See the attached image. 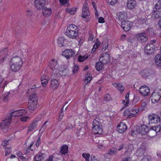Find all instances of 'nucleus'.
<instances>
[{
    "label": "nucleus",
    "instance_id": "f257e3e1",
    "mask_svg": "<svg viewBox=\"0 0 161 161\" xmlns=\"http://www.w3.org/2000/svg\"><path fill=\"white\" fill-rule=\"evenodd\" d=\"M27 112L25 109H20L19 110L15 111L11 113L4 120L3 125L6 128H7L9 126L10 122L12 120V118L13 116L17 117L21 116L25 114Z\"/></svg>",
    "mask_w": 161,
    "mask_h": 161
},
{
    "label": "nucleus",
    "instance_id": "f03ea898",
    "mask_svg": "<svg viewBox=\"0 0 161 161\" xmlns=\"http://www.w3.org/2000/svg\"><path fill=\"white\" fill-rule=\"evenodd\" d=\"M9 64L11 70L14 72H17L20 69L23 63L21 58L16 56L12 58L9 61Z\"/></svg>",
    "mask_w": 161,
    "mask_h": 161
},
{
    "label": "nucleus",
    "instance_id": "7ed1b4c3",
    "mask_svg": "<svg viewBox=\"0 0 161 161\" xmlns=\"http://www.w3.org/2000/svg\"><path fill=\"white\" fill-rule=\"evenodd\" d=\"M78 29L74 24L68 26L65 32L66 35L69 38L75 39L78 36Z\"/></svg>",
    "mask_w": 161,
    "mask_h": 161
},
{
    "label": "nucleus",
    "instance_id": "20e7f679",
    "mask_svg": "<svg viewBox=\"0 0 161 161\" xmlns=\"http://www.w3.org/2000/svg\"><path fill=\"white\" fill-rule=\"evenodd\" d=\"M92 132L95 134H101L103 132L102 125L100 120L96 118L92 122Z\"/></svg>",
    "mask_w": 161,
    "mask_h": 161
},
{
    "label": "nucleus",
    "instance_id": "39448f33",
    "mask_svg": "<svg viewBox=\"0 0 161 161\" xmlns=\"http://www.w3.org/2000/svg\"><path fill=\"white\" fill-rule=\"evenodd\" d=\"M88 4L86 2H85L83 5L82 8V17L84 19V20L86 22L89 21L91 17L90 15V13L89 12L88 8H87Z\"/></svg>",
    "mask_w": 161,
    "mask_h": 161
},
{
    "label": "nucleus",
    "instance_id": "423d86ee",
    "mask_svg": "<svg viewBox=\"0 0 161 161\" xmlns=\"http://www.w3.org/2000/svg\"><path fill=\"white\" fill-rule=\"evenodd\" d=\"M161 97V89H155L151 96L152 102L153 103H156L159 100Z\"/></svg>",
    "mask_w": 161,
    "mask_h": 161
},
{
    "label": "nucleus",
    "instance_id": "0eeeda50",
    "mask_svg": "<svg viewBox=\"0 0 161 161\" xmlns=\"http://www.w3.org/2000/svg\"><path fill=\"white\" fill-rule=\"evenodd\" d=\"M149 128V129L147 134L148 135L151 137L155 136L157 132L160 131L161 128L159 125L150 126Z\"/></svg>",
    "mask_w": 161,
    "mask_h": 161
},
{
    "label": "nucleus",
    "instance_id": "6e6552de",
    "mask_svg": "<svg viewBox=\"0 0 161 161\" xmlns=\"http://www.w3.org/2000/svg\"><path fill=\"white\" fill-rule=\"evenodd\" d=\"M149 127L146 125H141L140 126L137 127L136 128V133L141 134L142 135H144L147 134V132L149 131Z\"/></svg>",
    "mask_w": 161,
    "mask_h": 161
},
{
    "label": "nucleus",
    "instance_id": "1a4fd4ad",
    "mask_svg": "<svg viewBox=\"0 0 161 161\" xmlns=\"http://www.w3.org/2000/svg\"><path fill=\"white\" fill-rule=\"evenodd\" d=\"M138 91L144 97L147 96L150 94V90L149 87L145 85L141 86Z\"/></svg>",
    "mask_w": 161,
    "mask_h": 161
},
{
    "label": "nucleus",
    "instance_id": "9d476101",
    "mask_svg": "<svg viewBox=\"0 0 161 161\" xmlns=\"http://www.w3.org/2000/svg\"><path fill=\"white\" fill-rule=\"evenodd\" d=\"M48 65L52 70L55 71V72L57 73L58 65L57 60L54 59H52L49 62Z\"/></svg>",
    "mask_w": 161,
    "mask_h": 161
},
{
    "label": "nucleus",
    "instance_id": "9b49d317",
    "mask_svg": "<svg viewBox=\"0 0 161 161\" xmlns=\"http://www.w3.org/2000/svg\"><path fill=\"white\" fill-rule=\"evenodd\" d=\"M137 40L139 42H145L148 40V37L145 32L139 33L136 35Z\"/></svg>",
    "mask_w": 161,
    "mask_h": 161
},
{
    "label": "nucleus",
    "instance_id": "f8f14e48",
    "mask_svg": "<svg viewBox=\"0 0 161 161\" xmlns=\"http://www.w3.org/2000/svg\"><path fill=\"white\" fill-rule=\"evenodd\" d=\"M100 60L104 64H108L110 61L109 55L107 52L102 53L100 58Z\"/></svg>",
    "mask_w": 161,
    "mask_h": 161
},
{
    "label": "nucleus",
    "instance_id": "ddd939ff",
    "mask_svg": "<svg viewBox=\"0 0 161 161\" xmlns=\"http://www.w3.org/2000/svg\"><path fill=\"white\" fill-rule=\"evenodd\" d=\"M155 50L154 45L149 43L146 46L144 49L145 53L147 54H152L154 52Z\"/></svg>",
    "mask_w": 161,
    "mask_h": 161
},
{
    "label": "nucleus",
    "instance_id": "4468645a",
    "mask_svg": "<svg viewBox=\"0 0 161 161\" xmlns=\"http://www.w3.org/2000/svg\"><path fill=\"white\" fill-rule=\"evenodd\" d=\"M69 71L68 69L64 66H61L57 70L59 75L61 76H65L68 75L69 74Z\"/></svg>",
    "mask_w": 161,
    "mask_h": 161
},
{
    "label": "nucleus",
    "instance_id": "2eb2a0df",
    "mask_svg": "<svg viewBox=\"0 0 161 161\" xmlns=\"http://www.w3.org/2000/svg\"><path fill=\"white\" fill-rule=\"evenodd\" d=\"M46 2L45 0H34V5L37 9L41 10L44 7Z\"/></svg>",
    "mask_w": 161,
    "mask_h": 161
},
{
    "label": "nucleus",
    "instance_id": "dca6fc26",
    "mask_svg": "<svg viewBox=\"0 0 161 161\" xmlns=\"http://www.w3.org/2000/svg\"><path fill=\"white\" fill-rule=\"evenodd\" d=\"M75 53V52L72 49H66L63 52L62 55L68 59L71 57Z\"/></svg>",
    "mask_w": 161,
    "mask_h": 161
},
{
    "label": "nucleus",
    "instance_id": "f3484780",
    "mask_svg": "<svg viewBox=\"0 0 161 161\" xmlns=\"http://www.w3.org/2000/svg\"><path fill=\"white\" fill-rule=\"evenodd\" d=\"M8 54V50L6 48L0 51V63H2L5 59L6 58Z\"/></svg>",
    "mask_w": 161,
    "mask_h": 161
},
{
    "label": "nucleus",
    "instance_id": "a211bd4d",
    "mask_svg": "<svg viewBox=\"0 0 161 161\" xmlns=\"http://www.w3.org/2000/svg\"><path fill=\"white\" fill-rule=\"evenodd\" d=\"M117 129L119 133H122L126 130L127 127L125 124L123 122H121L118 125Z\"/></svg>",
    "mask_w": 161,
    "mask_h": 161
},
{
    "label": "nucleus",
    "instance_id": "6ab92c4d",
    "mask_svg": "<svg viewBox=\"0 0 161 161\" xmlns=\"http://www.w3.org/2000/svg\"><path fill=\"white\" fill-rule=\"evenodd\" d=\"M121 26L125 31H129L130 28V23L128 21H123L121 23Z\"/></svg>",
    "mask_w": 161,
    "mask_h": 161
},
{
    "label": "nucleus",
    "instance_id": "aec40b11",
    "mask_svg": "<svg viewBox=\"0 0 161 161\" xmlns=\"http://www.w3.org/2000/svg\"><path fill=\"white\" fill-rule=\"evenodd\" d=\"M39 121L38 119H35L33 120L28 127V132H29L31 131L36 128L38 125Z\"/></svg>",
    "mask_w": 161,
    "mask_h": 161
},
{
    "label": "nucleus",
    "instance_id": "412c9836",
    "mask_svg": "<svg viewBox=\"0 0 161 161\" xmlns=\"http://www.w3.org/2000/svg\"><path fill=\"white\" fill-rule=\"evenodd\" d=\"M149 121V124L157 123L158 121H160V117L158 115L156 114H153L148 117Z\"/></svg>",
    "mask_w": 161,
    "mask_h": 161
},
{
    "label": "nucleus",
    "instance_id": "4be33fe9",
    "mask_svg": "<svg viewBox=\"0 0 161 161\" xmlns=\"http://www.w3.org/2000/svg\"><path fill=\"white\" fill-rule=\"evenodd\" d=\"M117 16L118 19L122 22L125 21L127 17V13L125 11L119 12L117 14Z\"/></svg>",
    "mask_w": 161,
    "mask_h": 161
},
{
    "label": "nucleus",
    "instance_id": "5701e85b",
    "mask_svg": "<svg viewBox=\"0 0 161 161\" xmlns=\"http://www.w3.org/2000/svg\"><path fill=\"white\" fill-rule=\"evenodd\" d=\"M41 9H42V14L43 15L46 17H48L51 15L52 10L50 8H47L46 7H44Z\"/></svg>",
    "mask_w": 161,
    "mask_h": 161
},
{
    "label": "nucleus",
    "instance_id": "b1692460",
    "mask_svg": "<svg viewBox=\"0 0 161 161\" xmlns=\"http://www.w3.org/2000/svg\"><path fill=\"white\" fill-rule=\"evenodd\" d=\"M136 2L135 0H128L127 7L129 9H132L136 6Z\"/></svg>",
    "mask_w": 161,
    "mask_h": 161
},
{
    "label": "nucleus",
    "instance_id": "393cba45",
    "mask_svg": "<svg viewBox=\"0 0 161 161\" xmlns=\"http://www.w3.org/2000/svg\"><path fill=\"white\" fill-rule=\"evenodd\" d=\"M41 80L42 86L44 87L47 84L48 81L49 80V78L46 75H44L41 77Z\"/></svg>",
    "mask_w": 161,
    "mask_h": 161
},
{
    "label": "nucleus",
    "instance_id": "a878e982",
    "mask_svg": "<svg viewBox=\"0 0 161 161\" xmlns=\"http://www.w3.org/2000/svg\"><path fill=\"white\" fill-rule=\"evenodd\" d=\"M112 85L119 90L120 93H122L124 91L125 87L121 83H112Z\"/></svg>",
    "mask_w": 161,
    "mask_h": 161
},
{
    "label": "nucleus",
    "instance_id": "bb28decb",
    "mask_svg": "<svg viewBox=\"0 0 161 161\" xmlns=\"http://www.w3.org/2000/svg\"><path fill=\"white\" fill-rule=\"evenodd\" d=\"M59 85V84L58 80L53 79L51 80L50 88L53 90H54L57 89Z\"/></svg>",
    "mask_w": 161,
    "mask_h": 161
},
{
    "label": "nucleus",
    "instance_id": "cd10ccee",
    "mask_svg": "<svg viewBox=\"0 0 161 161\" xmlns=\"http://www.w3.org/2000/svg\"><path fill=\"white\" fill-rule=\"evenodd\" d=\"M68 152V147L66 145H63L61 147L58 154L61 155L67 154Z\"/></svg>",
    "mask_w": 161,
    "mask_h": 161
},
{
    "label": "nucleus",
    "instance_id": "c85d7f7f",
    "mask_svg": "<svg viewBox=\"0 0 161 161\" xmlns=\"http://www.w3.org/2000/svg\"><path fill=\"white\" fill-rule=\"evenodd\" d=\"M8 82L4 81L3 77L0 75V92L3 91L5 86L7 85Z\"/></svg>",
    "mask_w": 161,
    "mask_h": 161
},
{
    "label": "nucleus",
    "instance_id": "c756f323",
    "mask_svg": "<svg viewBox=\"0 0 161 161\" xmlns=\"http://www.w3.org/2000/svg\"><path fill=\"white\" fill-rule=\"evenodd\" d=\"M139 111V109L137 108H133L130 109V114L129 116V118L130 119L133 117H136Z\"/></svg>",
    "mask_w": 161,
    "mask_h": 161
},
{
    "label": "nucleus",
    "instance_id": "7c9ffc66",
    "mask_svg": "<svg viewBox=\"0 0 161 161\" xmlns=\"http://www.w3.org/2000/svg\"><path fill=\"white\" fill-rule=\"evenodd\" d=\"M31 101H29L28 107L30 110H33L36 108L37 102Z\"/></svg>",
    "mask_w": 161,
    "mask_h": 161
},
{
    "label": "nucleus",
    "instance_id": "2f4dec72",
    "mask_svg": "<svg viewBox=\"0 0 161 161\" xmlns=\"http://www.w3.org/2000/svg\"><path fill=\"white\" fill-rule=\"evenodd\" d=\"M156 65L158 67H161V55L157 54L154 57Z\"/></svg>",
    "mask_w": 161,
    "mask_h": 161
},
{
    "label": "nucleus",
    "instance_id": "473e14b6",
    "mask_svg": "<svg viewBox=\"0 0 161 161\" xmlns=\"http://www.w3.org/2000/svg\"><path fill=\"white\" fill-rule=\"evenodd\" d=\"M104 64L100 60V61L97 62L95 65V68L97 70L99 71L102 70Z\"/></svg>",
    "mask_w": 161,
    "mask_h": 161
},
{
    "label": "nucleus",
    "instance_id": "72a5a7b5",
    "mask_svg": "<svg viewBox=\"0 0 161 161\" xmlns=\"http://www.w3.org/2000/svg\"><path fill=\"white\" fill-rule=\"evenodd\" d=\"M44 154L40 153L35 157V158L36 161H43L44 159Z\"/></svg>",
    "mask_w": 161,
    "mask_h": 161
},
{
    "label": "nucleus",
    "instance_id": "f704fd0d",
    "mask_svg": "<svg viewBox=\"0 0 161 161\" xmlns=\"http://www.w3.org/2000/svg\"><path fill=\"white\" fill-rule=\"evenodd\" d=\"M146 33L149 36H152L155 35L154 31L153 28H148L146 31Z\"/></svg>",
    "mask_w": 161,
    "mask_h": 161
},
{
    "label": "nucleus",
    "instance_id": "c9c22d12",
    "mask_svg": "<svg viewBox=\"0 0 161 161\" xmlns=\"http://www.w3.org/2000/svg\"><path fill=\"white\" fill-rule=\"evenodd\" d=\"M161 16V13L158 10H154L153 13L152 17L154 19H156L160 17Z\"/></svg>",
    "mask_w": 161,
    "mask_h": 161
},
{
    "label": "nucleus",
    "instance_id": "e433bc0d",
    "mask_svg": "<svg viewBox=\"0 0 161 161\" xmlns=\"http://www.w3.org/2000/svg\"><path fill=\"white\" fill-rule=\"evenodd\" d=\"M37 96L35 93H33L29 96V101H33V102L36 101V102H37Z\"/></svg>",
    "mask_w": 161,
    "mask_h": 161
},
{
    "label": "nucleus",
    "instance_id": "4c0bfd02",
    "mask_svg": "<svg viewBox=\"0 0 161 161\" xmlns=\"http://www.w3.org/2000/svg\"><path fill=\"white\" fill-rule=\"evenodd\" d=\"M108 40H106L102 42L101 47L102 48L101 50L103 51H105L108 47Z\"/></svg>",
    "mask_w": 161,
    "mask_h": 161
},
{
    "label": "nucleus",
    "instance_id": "58836bf2",
    "mask_svg": "<svg viewBox=\"0 0 161 161\" xmlns=\"http://www.w3.org/2000/svg\"><path fill=\"white\" fill-rule=\"evenodd\" d=\"M117 152V149L114 147L110 148L108 152L107 153L109 155L113 156L115 155Z\"/></svg>",
    "mask_w": 161,
    "mask_h": 161
},
{
    "label": "nucleus",
    "instance_id": "ea45409f",
    "mask_svg": "<svg viewBox=\"0 0 161 161\" xmlns=\"http://www.w3.org/2000/svg\"><path fill=\"white\" fill-rule=\"evenodd\" d=\"M146 19L142 17L138 19L137 21V23L140 25H146Z\"/></svg>",
    "mask_w": 161,
    "mask_h": 161
},
{
    "label": "nucleus",
    "instance_id": "a19ab883",
    "mask_svg": "<svg viewBox=\"0 0 161 161\" xmlns=\"http://www.w3.org/2000/svg\"><path fill=\"white\" fill-rule=\"evenodd\" d=\"M64 39L63 37L59 38L58 40V43L60 47H63L64 45Z\"/></svg>",
    "mask_w": 161,
    "mask_h": 161
},
{
    "label": "nucleus",
    "instance_id": "79ce46f5",
    "mask_svg": "<svg viewBox=\"0 0 161 161\" xmlns=\"http://www.w3.org/2000/svg\"><path fill=\"white\" fill-rule=\"evenodd\" d=\"M92 79V75L89 73H87L85 76V79L84 80L85 84H87L88 83L90 82Z\"/></svg>",
    "mask_w": 161,
    "mask_h": 161
},
{
    "label": "nucleus",
    "instance_id": "37998d69",
    "mask_svg": "<svg viewBox=\"0 0 161 161\" xmlns=\"http://www.w3.org/2000/svg\"><path fill=\"white\" fill-rule=\"evenodd\" d=\"M126 148L125 152V153H131L134 149V147L133 145L132 144H130L128 145L127 147H126Z\"/></svg>",
    "mask_w": 161,
    "mask_h": 161
},
{
    "label": "nucleus",
    "instance_id": "c03bdc74",
    "mask_svg": "<svg viewBox=\"0 0 161 161\" xmlns=\"http://www.w3.org/2000/svg\"><path fill=\"white\" fill-rule=\"evenodd\" d=\"M88 58V56L86 55L84 56L79 55L78 58V60L80 62H83L87 59Z\"/></svg>",
    "mask_w": 161,
    "mask_h": 161
},
{
    "label": "nucleus",
    "instance_id": "a18cd8bd",
    "mask_svg": "<svg viewBox=\"0 0 161 161\" xmlns=\"http://www.w3.org/2000/svg\"><path fill=\"white\" fill-rule=\"evenodd\" d=\"M76 8H66V12L71 14H73L75 13L76 11Z\"/></svg>",
    "mask_w": 161,
    "mask_h": 161
},
{
    "label": "nucleus",
    "instance_id": "49530a36",
    "mask_svg": "<svg viewBox=\"0 0 161 161\" xmlns=\"http://www.w3.org/2000/svg\"><path fill=\"white\" fill-rule=\"evenodd\" d=\"M33 143L32 142L31 144L27 148H26L25 149H24L25 152V153L27 154L28 153H29L31 150L32 151H33V149H31V147L33 146Z\"/></svg>",
    "mask_w": 161,
    "mask_h": 161
},
{
    "label": "nucleus",
    "instance_id": "de8ad7c7",
    "mask_svg": "<svg viewBox=\"0 0 161 161\" xmlns=\"http://www.w3.org/2000/svg\"><path fill=\"white\" fill-rule=\"evenodd\" d=\"M9 92L5 93L3 95V100L5 102L8 101L9 99Z\"/></svg>",
    "mask_w": 161,
    "mask_h": 161
},
{
    "label": "nucleus",
    "instance_id": "09e8293b",
    "mask_svg": "<svg viewBox=\"0 0 161 161\" xmlns=\"http://www.w3.org/2000/svg\"><path fill=\"white\" fill-rule=\"evenodd\" d=\"M104 101L106 102L109 101L111 100V98L110 95L109 94H107L104 95Z\"/></svg>",
    "mask_w": 161,
    "mask_h": 161
},
{
    "label": "nucleus",
    "instance_id": "8fccbe9b",
    "mask_svg": "<svg viewBox=\"0 0 161 161\" xmlns=\"http://www.w3.org/2000/svg\"><path fill=\"white\" fill-rule=\"evenodd\" d=\"M82 156L83 157L85 158L86 161H89V158L90 157L89 154L83 153L82 154Z\"/></svg>",
    "mask_w": 161,
    "mask_h": 161
},
{
    "label": "nucleus",
    "instance_id": "3c124183",
    "mask_svg": "<svg viewBox=\"0 0 161 161\" xmlns=\"http://www.w3.org/2000/svg\"><path fill=\"white\" fill-rule=\"evenodd\" d=\"M130 109H126L125 111L124 116H127V118H129V116L130 114Z\"/></svg>",
    "mask_w": 161,
    "mask_h": 161
},
{
    "label": "nucleus",
    "instance_id": "603ef678",
    "mask_svg": "<svg viewBox=\"0 0 161 161\" xmlns=\"http://www.w3.org/2000/svg\"><path fill=\"white\" fill-rule=\"evenodd\" d=\"M155 9L157 10H159L161 9V0L159 1L155 5Z\"/></svg>",
    "mask_w": 161,
    "mask_h": 161
},
{
    "label": "nucleus",
    "instance_id": "864d4df0",
    "mask_svg": "<svg viewBox=\"0 0 161 161\" xmlns=\"http://www.w3.org/2000/svg\"><path fill=\"white\" fill-rule=\"evenodd\" d=\"M23 153L21 152H19L17 153V156L23 161H25L26 158L23 156Z\"/></svg>",
    "mask_w": 161,
    "mask_h": 161
},
{
    "label": "nucleus",
    "instance_id": "5fc2aeb1",
    "mask_svg": "<svg viewBox=\"0 0 161 161\" xmlns=\"http://www.w3.org/2000/svg\"><path fill=\"white\" fill-rule=\"evenodd\" d=\"M101 44V42L100 41L98 40V39H97L96 42L95 44L93 46V47L95 48H97Z\"/></svg>",
    "mask_w": 161,
    "mask_h": 161
},
{
    "label": "nucleus",
    "instance_id": "6e6d98bb",
    "mask_svg": "<svg viewBox=\"0 0 161 161\" xmlns=\"http://www.w3.org/2000/svg\"><path fill=\"white\" fill-rule=\"evenodd\" d=\"M6 150L5 156H7L10 154L12 152L11 149L9 148L6 147L4 148Z\"/></svg>",
    "mask_w": 161,
    "mask_h": 161
},
{
    "label": "nucleus",
    "instance_id": "4d7b16f0",
    "mask_svg": "<svg viewBox=\"0 0 161 161\" xmlns=\"http://www.w3.org/2000/svg\"><path fill=\"white\" fill-rule=\"evenodd\" d=\"M117 0H107V2L108 4L111 5H113L116 3Z\"/></svg>",
    "mask_w": 161,
    "mask_h": 161
},
{
    "label": "nucleus",
    "instance_id": "13d9d810",
    "mask_svg": "<svg viewBox=\"0 0 161 161\" xmlns=\"http://www.w3.org/2000/svg\"><path fill=\"white\" fill-rule=\"evenodd\" d=\"M145 149L143 148L142 147H141L138 150V152L143 155L145 152Z\"/></svg>",
    "mask_w": 161,
    "mask_h": 161
},
{
    "label": "nucleus",
    "instance_id": "bf43d9fd",
    "mask_svg": "<svg viewBox=\"0 0 161 161\" xmlns=\"http://www.w3.org/2000/svg\"><path fill=\"white\" fill-rule=\"evenodd\" d=\"M129 92L126 93L125 94V99L126 101V105H128L129 103Z\"/></svg>",
    "mask_w": 161,
    "mask_h": 161
},
{
    "label": "nucleus",
    "instance_id": "052dcab7",
    "mask_svg": "<svg viewBox=\"0 0 161 161\" xmlns=\"http://www.w3.org/2000/svg\"><path fill=\"white\" fill-rule=\"evenodd\" d=\"M9 144L8 141V140H5L3 141L2 143V145L3 147V148L4 149Z\"/></svg>",
    "mask_w": 161,
    "mask_h": 161
},
{
    "label": "nucleus",
    "instance_id": "680f3d73",
    "mask_svg": "<svg viewBox=\"0 0 161 161\" xmlns=\"http://www.w3.org/2000/svg\"><path fill=\"white\" fill-rule=\"evenodd\" d=\"M67 103H68L67 102H66L65 103V104L64 105V106L62 107V108L61 109V112H60V114H59V117H61L62 118H63V115H64V114L63 113V109H64V106L65 105H66V104H67Z\"/></svg>",
    "mask_w": 161,
    "mask_h": 161
},
{
    "label": "nucleus",
    "instance_id": "e2e57ef3",
    "mask_svg": "<svg viewBox=\"0 0 161 161\" xmlns=\"http://www.w3.org/2000/svg\"><path fill=\"white\" fill-rule=\"evenodd\" d=\"M150 158L149 156H144L141 160V161H150Z\"/></svg>",
    "mask_w": 161,
    "mask_h": 161
},
{
    "label": "nucleus",
    "instance_id": "0e129e2a",
    "mask_svg": "<svg viewBox=\"0 0 161 161\" xmlns=\"http://www.w3.org/2000/svg\"><path fill=\"white\" fill-rule=\"evenodd\" d=\"M78 66L77 65H75L73 67V72L74 73H75L78 70Z\"/></svg>",
    "mask_w": 161,
    "mask_h": 161
},
{
    "label": "nucleus",
    "instance_id": "69168bd1",
    "mask_svg": "<svg viewBox=\"0 0 161 161\" xmlns=\"http://www.w3.org/2000/svg\"><path fill=\"white\" fill-rule=\"evenodd\" d=\"M139 98L137 97H135L132 100V103L134 104H136L139 101Z\"/></svg>",
    "mask_w": 161,
    "mask_h": 161
},
{
    "label": "nucleus",
    "instance_id": "338daca9",
    "mask_svg": "<svg viewBox=\"0 0 161 161\" xmlns=\"http://www.w3.org/2000/svg\"><path fill=\"white\" fill-rule=\"evenodd\" d=\"M73 126L72 125L70 124H68L67 125L65 130H70L72 129Z\"/></svg>",
    "mask_w": 161,
    "mask_h": 161
},
{
    "label": "nucleus",
    "instance_id": "774afa93",
    "mask_svg": "<svg viewBox=\"0 0 161 161\" xmlns=\"http://www.w3.org/2000/svg\"><path fill=\"white\" fill-rule=\"evenodd\" d=\"M29 118L28 117H25L20 118V119L21 121L26 122L28 119H29Z\"/></svg>",
    "mask_w": 161,
    "mask_h": 161
}]
</instances>
